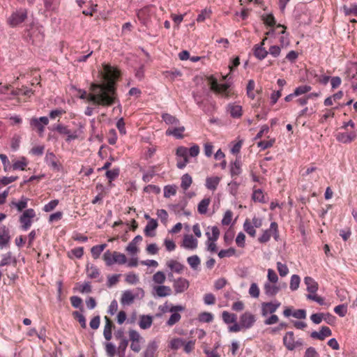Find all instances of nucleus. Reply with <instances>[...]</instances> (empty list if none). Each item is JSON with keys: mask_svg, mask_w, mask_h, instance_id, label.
Returning a JSON list of instances; mask_svg holds the SVG:
<instances>
[{"mask_svg": "<svg viewBox=\"0 0 357 357\" xmlns=\"http://www.w3.org/2000/svg\"><path fill=\"white\" fill-rule=\"evenodd\" d=\"M222 318L223 321L227 324H232L233 322H236V321H237L236 314L230 313L227 311L222 312Z\"/></svg>", "mask_w": 357, "mask_h": 357, "instance_id": "nucleus-34", "label": "nucleus"}, {"mask_svg": "<svg viewBox=\"0 0 357 357\" xmlns=\"http://www.w3.org/2000/svg\"><path fill=\"white\" fill-rule=\"evenodd\" d=\"M135 296L130 291H126L123 293L121 302L123 305L130 304L134 301Z\"/></svg>", "mask_w": 357, "mask_h": 357, "instance_id": "nucleus-37", "label": "nucleus"}, {"mask_svg": "<svg viewBox=\"0 0 357 357\" xmlns=\"http://www.w3.org/2000/svg\"><path fill=\"white\" fill-rule=\"evenodd\" d=\"M153 323V317L151 315H142L139 318V325L142 329L149 328Z\"/></svg>", "mask_w": 357, "mask_h": 357, "instance_id": "nucleus-24", "label": "nucleus"}, {"mask_svg": "<svg viewBox=\"0 0 357 357\" xmlns=\"http://www.w3.org/2000/svg\"><path fill=\"white\" fill-rule=\"evenodd\" d=\"M230 175L232 178L238 176L242 172L241 162L236 159L230 163Z\"/></svg>", "mask_w": 357, "mask_h": 357, "instance_id": "nucleus-21", "label": "nucleus"}, {"mask_svg": "<svg viewBox=\"0 0 357 357\" xmlns=\"http://www.w3.org/2000/svg\"><path fill=\"white\" fill-rule=\"evenodd\" d=\"M304 282L307 286V291L310 294H315L319 287L318 283L311 277L306 276L304 278Z\"/></svg>", "mask_w": 357, "mask_h": 357, "instance_id": "nucleus-20", "label": "nucleus"}, {"mask_svg": "<svg viewBox=\"0 0 357 357\" xmlns=\"http://www.w3.org/2000/svg\"><path fill=\"white\" fill-rule=\"evenodd\" d=\"M103 260L107 266L113 265L114 263L119 264H123L126 262L127 258L123 253L114 251L111 252L110 250H107L103 255Z\"/></svg>", "mask_w": 357, "mask_h": 357, "instance_id": "nucleus-2", "label": "nucleus"}, {"mask_svg": "<svg viewBox=\"0 0 357 357\" xmlns=\"http://www.w3.org/2000/svg\"><path fill=\"white\" fill-rule=\"evenodd\" d=\"M334 312L340 317H344L347 313V305L346 304L338 305L334 308Z\"/></svg>", "mask_w": 357, "mask_h": 357, "instance_id": "nucleus-55", "label": "nucleus"}, {"mask_svg": "<svg viewBox=\"0 0 357 357\" xmlns=\"http://www.w3.org/2000/svg\"><path fill=\"white\" fill-rule=\"evenodd\" d=\"M220 181V178L219 176H211L207 177L206 179V187L211 190H215L219 183Z\"/></svg>", "mask_w": 357, "mask_h": 357, "instance_id": "nucleus-27", "label": "nucleus"}, {"mask_svg": "<svg viewBox=\"0 0 357 357\" xmlns=\"http://www.w3.org/2000/svg\"><path fill=\"white\" fill-rule=\"evenodd\" d=\"M48 123L49 119L47 116L33 117L29 119L30 127L32 130H36L40 137L43 136L45 126H47Z\"/></svg>", "mask_w": 357, "mask_h": 357, "instance_id": "nucleus-3", "label": "nucleus"}, {"mask_svg": "<svg viewBox=\"0 0 357 357\" xmlns=\"http://www.w3.org/2000/svg\"><path fill=\"white\" fill-rule=\"evenodd\" d=\"M71 305L75 308L79 309L82 312L84 310L82 299L77 296H73L70 298Z\"/></svg>", "mask_w": 357, "mask_h": 357, "instance_id": "nucleus-41", "label": "nucleus"}, {"mask_svg": "<svg viewBox=\"0 0 357 357\" xmlns=\"http://www.w3.org/2000/svg\"><path fill=\"white\" fill-rule=\"evenodd\" d=\"M119 174L120 169L119 167H116L106 171L105 176L109 181H112L119 176Z\"/></svg>", "mask_w": 357, "mask_h": 357, "instance_id": "nucleus-46", "label": "nucleus"}, {"mask_svg": "<svg viewBox=\"0 0 357 357\" xmlns=\"http://www.w3.org/2000/svg\"><path fill=\"white\" fill-rule=\"evenodd\" d=\"M8 229L6 226L0 227V248L4 247L9 241Z\"/></svg>", "mask_w": 357, "mask_h": 357, "instance_id": "nucleus-22", "label": "nucleus"}, {"mask_svg": "<svg viewBox=\"0 0 357 357\" xmlns=\"http://www.w3.org/2000/svg\"><path fill=\"white\" fill-rule=\"evenodd\" d=\"M192 179L189 174H185L181 177V187L184 190H188L191 185Z\"/></svg>", "mask_w": 357, "mask_h": 357, "instance_id": "nucleus-40", "label": "nucleus"}, {"mask_svg": "<svg viewBox=\"0 0 357 357\" xmlns=\"http://www.w3.org/2000/svg\"><path fill=\"white\" fill-rule=\"evenodd\" d=\"M236 252V249L234 248H229L228 249H226V250H221L219 252H218V257L220 258H224V257H231L233 256Z\"/></svg>", "mask_w": 357, "mask_h": 357, "instance_id": "nucleus-59", "label": "nucleus"}, {"mask_svg": "<svg viewBox=\"0 0 357 357\" xmlns=\"http://www.w3.org/2000/svg\"><path fill=\"white\" fill-rule=\"evenodd\" d=\"M28 199L24 198V213H25L26 219H36V211L33 208H26Z\"/></svg>", "mask_w": 357, "mask_h": 357, "instance_id": "nucleus-39", "label": "nucleus"}, {"mask_svg": "<svg viewBox=\"0 0 357 357\" xmlns=\"http://www.w3.org/2000/svg\"><path fill=\"white\" fill-rule=\"evenodd\" d=\"M252 198L255 202H259L260 203L266 202L263 192L261 189L254 190Z\"/></svg>", "mask_w": 357, "mask_h": 357, "instance_id": "nucleus-54", "label": "nucleus"}, {"mask_svg": "<svg viewBox=\"0 0 357 357\" xmlns=\"http://www.w3.org/2000/svg\"><path fill=\"white\" fill-rule=\"evenodd\" d=\"M158 349V342L155 340L150 341L143 352L142 357H157Z\"/></svg>", "mask_w": 357, "mask_h": 357, "instance_id": "nucleus-9", "label": "nucleus"}, {"mask_svg": "<svg viewBox=\"0 0 357 357\" xmlns=\"http://www.w3.org/2000/svg\"><path fill=\"white\" fill-rule=\"evenodd\" d=\"M106 246L107 244L105 243L93 246L91 249V252L93 259H96L99 258L101 252L105 250Z\"/></svg>", "mask_w": 357, "mask_h": 357, "instance_id": "nucleus-36", "label": "nucleus"}, {"mask_svg": "<svg viewBox=\"0 0 357 357\" xmlns=\"http://www.w3.org/2000/svg\"><path fill=\"white\" fill-rule=\"evenodd\" d=\"M185 344V340L182 338H174L171 340L169 347L173 350H177Z\"/></svg>", "mask_w": 357, "mask_h": 357, "instance_id": "nucleus-48", "label": "nucleus"}, {"mask_svg": "<svg viewBox=\"0 0 357 357\" xmlns=\"http://www.w3.org/2000/svg\"><path fill=\"white\" fill-rule=\"evenodd\" d=\"M280 290V287L271 284L270 283H266L264 284V291L266 295L268 296H275Z\"/></svg>", "mask_w": 357, "mask_h": 357, "instance_id": "nucleus-29", "label": "nucleus"}, {"mask_svg": "<svg viewBox=\"0 0 357 357\" xmlns=\"http://www.w3.org/2000/svg\"><path fill=\"white\" fill-rule=\"evenodd\" d=\"M280 303L278 301L275 302H267L261 304V314L266 317L268 314H273L280 306Z\"/></svg>", "mask_w": 357, "mask_h": 357, "instance_id": "nucleus-6", "label": "nucleus"}, {"mask_svg": "<svg viewBox=\"0 0 357 357\" xmlns=\"http://www.w3.org/2000/svg\"><path fill=\"white\" fill-rule=\"evenodd\" d=\"M60 4V0H44L46 10L56 11Z\"/></svg>", "mask_w": 357, "mask_h": 357, "instance_id": "nucleus-32", "label": "nucleus"}, {"mask_svg": "<svg viewBox=\"0 0 357 357\" xmlns=\"http://www.w3.org/2000/svg\"><path fill=\"white\" fill-rule=\"evenodd\" d=\"M213 319V314L211 312H203L199 314L198 320L202 323H210Z\"/></svg>", "mask_w": 357, "mask_h": 357, "instance_id": "nucleus-44", "label": "nucleus"}, {"mask_svg": "<svg viewBox=\"0 0 357 357\" xmlns=\"http://www.w3.org/2000/svg\"><path fill=\"white\" fill-rule=\"evenodd\" d=\"M90 89L93 93L87 95L84 90H79L81 93L80 99L87 98L89 102L96 105L111 106L119 102L117 97L116 86L112 83H107L104 85L96 83H91Z\"/></svg>", "mask_w": 357, "mask_h": 357, "instance_id": "nucleus-1", "label": "nucleus"}, {"mask_svg": "<svg viewBox=\"0 0 357 357\" xmlns=\"http://www.w3.org/2000/svg\"><path fill=\"white\" fill-rule=\"evenodd\" d=\"M211 89L216 93L226 95L231 86L229 82H226L224 84H218V80L213 76H211L210 79Z\"/></svg>", "mask_w": 357, "mask_h": 357, "instance_id": "nucleus-4", "label": "nucleus"}, {"mask_svg": "<svg viewBox=\"0 0 357 357\" xmlns=\"http://www.w3.org/2000/svg\"><path fill=\"white\" fill-rule=\"evenodd\" d=\"M188 205V200L185 197H183L181 199L177 204H172L168 205V208L170 211H173L176 214H179L180 211H184L185 208Z\"/></svg>", "mask_w": 357, "mask_h": 357, "instance_id": "nucleus-16", "label": "nucleus"}, {"mask_svg": "<svg viewBox=\"0 0 357 357\" xmlns=\"http://www.w3.org/2000/svg\"><path fill=\"white\" fill-rule=\"evenodd\" d=\"M105 351L108 357H114L117 353V348L112 342L105 343Z\"/></svg>", "mask_w": 357, "mask_h": 357, "instance_id": "nucleus-43", "label": "nucleus"}, {"mask_svg": "<svg viewBox=\"0 0 357 357\" xmlns=\"http://www.w3.org/2000/svg\"><path fill=\"white\" fill-rule=\"evenodd\" d=\"M301 278L298 275H293L291 277L289 288L291 291H296L299 287Z\"/></svg>", "mask_w": 357, "mask_h": 357, "instance_id": "nucleus-49", "label": "nucleus"}, {"mask_svg": "<svg viewBox=\"0 0 357 357\" xmlns=\"http://www.w3.org/2000/svg\"><path fill=\"white\" fill-rule=\"evenodd\" d=\"M22 22V12L16 10L7 19V23L12 27H15Z\"/></svg>", "mask_w": 357, "mask_h": 357, "instance_id": "nucleus-14", "label": "nucleus"}, {"mask_svg": "<svg viewBox=\"0 0 357 357\" xmlns=\"http://www.w3.org/2000/svg\"><path fill=\"white\" fill-rule=\"evenodd\" d=\"M125 280L128 284H135L139 282V278L137 274L129 273L126 275Z\"/></svg>", "mask_w": 357, "mask_h": 357, "instance_id": "nucleus-63", "label": "nucleus"}, {"mask_svg": "<svg viewBox=\"0 0 357 357\" xmlns=\"http://www.w3.org/2000/svg\"><path fill=\"white\" fill-rule=\"evenodd\" d=\"M168 266L177 273H181L184 268L183 264L174 260H171L168 263Z\"/></svg>", "mask_w": 357, "mask_h": 357, "instance_id": "nucleus-42", "label": "nucleus"}, {"mask_svg": "<svg viewBox=\"0 0 357 357\" xmlns=\"http://www.w3.org/2000/svg\"><path fill=\"white\" fill-rule=\"evenodd\" d=\"M173 287L176 294L184 292L189 287V282L183 278H178L174 280Z\"/></svg>", "mask_w": 357, "mask_h": 357, "instance_id": "nucleus-10", "label": "nucleus"}, {"mask_svg": "<svg viewBox=\"0 0 357 357\" xmlns=\"http://www.w3.org/2000/svg\"><path fill=\"white\" fill-rule=\"evenodd\" d=\"M262 20L264 21V23L266 26H268L271 27H273L276 24L275 19L272 13H269L266 15H263Z\"/></svg>", "mask_w": 357, "mask_h": 357, "instance_id": "nucleus-47", "label": "nucleus"}, {"mask_svg": "<svg viewBox=\"0 0 357 357\" xmlns=\"http://www.w3.org/2000/svg\"><path fill=\"white\" fill-rule=\"evenodd\" d=\"M211 231L212 235H211L210 232L206 231V236H207L208 241L215 242L220 236L219 228L217 226H213L211 227Z\"/></svg>", "mask_w": 357, "mask_h": 357, "instance_id": "nucleus-38", "label": "nucleus"}, {"mask_svg": "<svg viewBox=\"0 0 357 357\" xmlns=\"http://www.w3.org/2000/svg\"><path fill=\"white\" fill-rule=\"evenodd\" d=\"M142 241V236L141 235L136 236L132 241L126 247V250L131 252L135 253L138 251V248L136 246L137 243Z\"/></svg>", "mask_w": 357, "mask_h": 357, "instance_id": "nucleus-30", "label": "nucleus"}, {"mask_svg": "<svg viewBox=\"0 0 357 357\" xmlns=\"http://www.w3.org/2000/svg\"><path fill=\"white\" fill-rule=\"evenodd\" d=\"M356 137V132L353 130L349 132H338L336 135V139L340 142L349 144L355 140Z\"/></svg>", "mask_w": 357, "mask_h": 357, "instance_id": "nucleus-11", "label": "nucleus"}, {"mask_svg": "<svg viewBox=\"0 0 357 357\" xmlns=\"http://www.w3.org/2000/svg\"><path fill=\"white\" fill-rule=\"evenodd\" d=\"M340 10L343 11L346 16L354 15L357 17V3H353L351 7L349 8L347 5H344Z\"/></svg>", "mask_w": 357, "mask_h": 357, "instance_id": "nucleus-33", "label": "nucleus"}, {"mask_svg": "<svg viewBox=\"0 0 357 357\" xmlns=\"http://www.w3.org/2000/svg\"><path fill=\"white\" fill-rule=\"evenodd\" d=\"M239 322L243 328L249 329L252 328L256 322V317L251 312H245L241 314Z\"/></svg>", "mask_w": 357, "mask_h": 357, "instance_id": "nucleus-5", "label": "nucleus"}, {"mask_svg": "<svg viewBox=\"0 0 357 357\" xmlns=\"http://www.w3.org/2000/svg\"><path fill=\"white\" fill-rule=\"evenodd\" d=\"M165 275L162 271L156 272L153 276V280L158 284H162L165 281Z\"/></svg>", "mask_w": 357, "mask_h": 357, "instance_id": "nucleus-61", "label": "nucleus"}, {"mask_svg": "<svg viewBox=\"0 0 357 357\" xmlns=\"http://www.w3.org/2000/svg\"><path fill=\"white\" fill-rule=\"evenodd\" d=\"M332 335V331L329 327L323 326L321 327L320 331H312L310 333V337L313 339H317L319 340H324L326 337H329Z\"/></svg>", "mask_w": 357, "mask_h": 357, "instance_id": "nucleus-12", "label": "nucleus"}, {"mask_svg": "<svg viewBox=\"0 0 357 357\" xmlns=\"http://www.w3.org/2000/svg\"><path fill=\"white\" fill-rule=\"evenodd\" d=\"M187 261L190 267L195 270L197 269L201 262L200 259L197 255H192L188 257Z\"/></svg>", "mask_w": 357, "mask_h": 357, "instance_id": "nucleus-51", "label": "nucleus"}, {"mask_svg": "<svg viewBox=\"0 0 357 357\" xmlns=\"http://www.w3.org/2000/svg\"><path fill=\"white\" fill-rule=\"evenodd\" d=\"M86 271L88 277L91 279L97 278L100 275V271L94 264L88 263L86 264Z\"/></svg>", "mask_w": 357, "mask_h": 357, "instance_id": "nucleus-28", "label": "nucleus"}, {"mask_svg": "<svg viewBox=\"0 0 357 357\" xmlns=\"http://www.w3.org/2000/svg\"><path fill=\"white\" fill-rule=\"evenodd\" d=\"M277 268L281 277L286 276L289 273V268L287 266L280 261L277 262Z\"/></svg>", "mask_w": 357, "mask_h": 357, "instance_id": "nucleus-62", "label": "nucleus"}, {"mask_svg": "<svg viewBox=\"0 0 357 357\" xmlns=\"http://www.w3.org/2000/svg\"><path fill=\"white\" fill-rule=\"evenodd\" d=\"M188 149L183 146L177 147L176 150V155L178 157L183 158V159H188Z\"/></svg>", "mask_w": 357, "mask_h": 357, "instance_id": "nucleus-60", "label": "nucleus"}, {"mask_svg": "<svg viewBox=\"0 0 357 357\" xmlns=\"http://www.w3.org/2000/svg\"><path fill=\"white\" fill-rule=\"evenodd\" d=\"M114 337L117 340H120L117 349H126L128 345V340L125 336L124 329L121 328L116 331Z\"/></svg>", "mask_w": 357, "mask_h": 357, "instance_id": "nucleus-8", "label": "nucleus"}, {"mask_svg": "<svg viewBox=\"0 0 357 357\" xmlns=\"http://www.w3.org/2000/svg\"><path fill=\"white\" fill-rule=\"evenodd\" d=\"M158 222L155 219H151L146 225L144 232L145 236L149 237H153L155 236L154 230L158 227Z\"/></svg>", "mask_w": 357, "mask_h": 357, "instance_id": "nucleus-19", "label": "nucleus"}, {"mask_svg": "<svg viewBox=\"0 0 357 357\" xmlns=\"http://www.w3.org/2000/svg\"><path fill=\"white\" fill-rule=\"evenodd\" d=\"M244 230L252 237H255L256 234V230L252 225L249 219H246L243 224Z\"/></svg>", "mask_w": 357, "mask_h": 357, "instance_id": "nucleus-45", "label": "nucleus"}, {"mask_svg": "<svg viewBox=\"0 0 357 357\" xmlns=\"http://www.w3.org/2000/svg\"><path fill=\"white\" fill-rule=\"evenodd\" d=\"M185 128L184 126H178L174 128H169L166 132L165 135L167 136H174L176 139H183L184 135L183 132L185 131Z\"/></svg>", "mask_w": 357, "mask_h": 357, "instance_id": "nucleus-17", "label": "nucleus"}, {"mask_svg": "<svg viewBox=\"0 0 357 357\" xmlns=\"http://www.w3.org/2000/svg\"><path fill=\"white\" fill-rule=\"evenodd\" d=\"M294 333L293 331L287 332L282 338L283 344L289 351L294 350Z\"/></svg>", "mask_w": 357, "mask_h": 357, "instance_id": "nucleus-15", "label": "nucleus"}, {"mask_svg": "<svg viewBox=\"0 0 357 357\" xmlns=\"http://www.w3.org/2000/svg\"><path fill=\"white\" fill-rule=\"evenodd\" d=\"M198 241L192 235L186 234L184 236L183 246L186 249L194 250L197 248Z\"/></svg>", "mask_w": 357, "mask_h": 357, "instance_id": "nucleus-18", "label": "nucleus"}, {"mask_svg": "<svg viewBox=\"0 0 357 357\" xmlns=\"http://www.w3.org/2000/svg\"><path fill=\"white\" fill-rule=\"evenodd\" d=\"M52 130H56L61 135H66L69 133V129L67 126L63 125V124H57L53 126V127L51 128Z\"/></svg>", "mask_w": 357, "mask_h": 357, "instance_id": "nucleus-58", "label": "nucleus"}, {"mask_svg": "<svg viewBox=\"0 0 357 357\" xmlns=\"http://www.w3.org/2000/svg\"><path fill=\"white\" fill-rule=\"evenodd\" d=\"M45 162L47 164L48 166L51 167L52 169L55 171H60L62 168L61 165L58 164L56 160V155L53 152L47 151L46 156L45 158Z\"/></svg>", "mask_w": 357, "mask_h": 357, "instance_id": "nucleus-13", "label": "nucleus"}, {"mask_svg": "<svg viewBox=\"0 0 357 357\" xmlns=\"http://www.w3.org/2000/svg\"><path fill=\"white\" fill-rule=\"evenodd\" d=\"M176 193V186L174 185H167L164 187V197L169 198Z\"/></svg>", "mask_w": 357, "mask_h": 357, "instance_id": "nucleus-50", "label": "nucleus"}, {"mask_svg": "<svg viewBox=\"0 0 357 357\" xmlns=\"http://www.w3.org/2000/svg\"><path fill=\"white\" fill-rule=\"evenodd\" d=\"M162 119L165 122L166 124L168 125H175L178 126L180 124V121L176 116H172L168 113H164L162 114Z\"/></svg>", "mask_w": 357, "mask_h": 357, "instance_id": "nucleus-31", "label": "nucleus"}, {"mask_svg": "<svg viewBox=\"0 0 357 357\" xmlns=\"http://www.w3.org/2000/svg\"><path fill=\"white\" fill-rule=\"evenodd\" d=\"M211 199L209 197L203 199L197 206V211L200 214H205L207 212L208 205L210 204Z\"/></svg>", "mask_w": 357, "mask_h": 357, "instance_id": "nucleus-35", "label": "nucleus"}, {"mask_svg": "<svg viewBox=\"0 0 357 357\" xmlns=\"http://www.w3.org/2000/svg\"><path fill=\"white\" fill-rule=\"evenodd\" d=\"M303 357H320V356L314 347H310L305 350Z\"/></svg>", "mask_w": 357, "mask_h": 357, "instance_id": "nucleus-64", "label": "nucleus"}, {"mask_svg": "<svg viewBox=\"0 0 357 357\" xmlns=\"http://www.w3.org/2000/svg\"><path fill=\"white\" fill-rule=\"evenodd\" d=\"M0 159L3 163L4 171L7 172L10 170L11 169L22 170V161H17L15 162L13 165H10L8 157L3 153H0Z\"/></svg>", "mask_w": 357, "mask_h": 357, "instance_id": "nucleus-7", "label": "nucleus"}, {"mask_svg": "<svg viewBox=\"0 0 357 357\" xmlns=\"http://www.w3.org/2000/svg\"><path fill=\"white\" fill-rule=\"evenodd\" d=\"M154 290L158 297L162 298L169 296L172 294V289L169 286L158 285L154 287Z\"/></svg>", "mask_w": 357, "mask_h": 357, "instance_id": "nucleus-23", "label": "nucleus"}, {"mask_svg": "<svg viewBox=\"0 0 357 357\" xmlns=\"http://www.w3.org/2000/svg\"><path fill=\"white\" fill-rule=\"evenodd\" d=\"M73 317L74 319L77 320L79 323L80 324V326L82 328H86V319L85 317L79 312L78 311H74L73 312Z\"/></svg>", "mask_w": 357, "mask_h": 357, "instance_id": "nucleus-52", "label": "nucleus"}, {"mask_svg": "<svg viewBox=\"0 0 357 357\" xmlns=\"http://www.w3.org/2000/svg\"><path fill=\"white\" fill-rule=\"evenodd\" d=\"M228 112L232 118H240L242 116V107L238 105L229 104Z\"/></svg>", "mask_w": 357, "mask_h": 357, "instance_id": "nucleus-25", "label": "nucleus"}, {"mask_svg": "<svg viewBox=\"0 0 357 357\" xmlns=\"http://www.w3.org/2000/svg\"><path fill=\"white\" fill-rule=\"evenodd\" d=\"M253 51L255 56L259 60H263L267 56L268 54V52L261 45H255L253 47Z\"/></svg>", "mask_w": 357, "mask_h": 357, "instance_id": "nucleus-26", "label": "nucleus"}, {"mask_svg": "<svg viewBox=\"0 0 357 357\" xmlns=\"http://www.w3.org/2000/svg\"><path fill=\"white\" fill-rule=\"evenodd\" d=\"M156 166L153 165V166H151L149 167V171H148L147 172L144 173L143 174V176H142V180L145 183H148L151 181V179L155 175V169Z\"/></svg>", "mask_w": 357, "mask_h": 357, "instance_id": "nucleus-53", "label": "nucleus"}, {"mask_svg": "<svg viewBox=\"0 0 357 357\" xmlns=\"http://www.w3.org/2000/svg\"><path fill=\"white\" fill-rule=\"evenodd\" d=\"M312 89V87L309 85H301L296 87L294 89L295 94L298 96L305 93H308Z\"/></svg>", "mask_w": 357, "mask_h": 357, "instance_id": "nucleus-56", "label": "nucleus"}, {"mask_svg": "<svg viewBox=\"0 0 357 357\" xmlns=\"http://www.w3.org/2000/svg\"><path fill=\"white\" fill-rule=\"evenodd\" d=\"M275 142V139L274 138L268 141L261 140L257 143V146L259 147L261 150H265L273 146Z\"/></svg>", "mask_w": 357, "mask_h": 357, "instance_id": "nucleus-57", "label": "nucleus"}]
</instances>
